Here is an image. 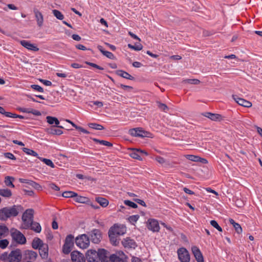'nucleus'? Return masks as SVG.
Returning <instances> with one entry per match:
<instances>
[{
	"instance_id": "f257e3e1",
	"label": "nucleus",
	"mask_w": 262,
	"mask_h": 262,
	"mask_svg": "<svg viewBox=\"0 0 262 262\" xmlns=\"http://www.w3.org/2000/svg\"><path fill=\"white\" fill-rule=\"evenodd\" d=\"M23 210L20 205H14L12 207H5L0 210V220H6L11 216H16L19 211Z\"/></svg>"
},
{
	"instance_id": "f03ea898",
	"label": "nucleus",
	"mask_w": 262,
	"mask_h": 262,
	"mask_svg": "<svg viewBox=\"0 0 262 262\" xmlns=\"http://www.w3.org/2000/svg\"><path fill=\"white\" fill-rule=\"evenodd\" d=\"M23 223L21 226L24 229H32L33 210L28 209L23 213L22 216Z\"/></svg>"
},
{
	"instance_id": "7ed1b4c3",
	"label": "nucleus",
	"mask_w": 262,
	"mask_h": 262,
	"mask_svg": "<svg viewBox=\"0 0 262 262\" xmlns=\"http://www.w3.org/2000/svg\"><path fill=\"white\" fill-rule=\"evenodd\" d=\"M75 243L80 248L85 249L88 247L90 244L89 237L85 234H82L76 238Z\"/></svg>"
},
{
	"instance_id": "20e7f679",
	"label": "nucleus",
	"mask_w": 262,
	"mask_h": 262,
	"mask_svg": "<svg viewBox=\"0 0 262 262\" xmlns=\"http://www.w3.org/2000/svg\"><path fill=\"white\" fill-rule=\"evenodd\" d=\"M129 134L136 137H150L151 134L144 130L142 128L137 127L132 128L128 131Z\"/></svg>"
},
{
	"instance_id": "39448f33",
	"label": "nucleus",
	"mask_w": 262,
	"mask_h": 262,
	"mask_svg": "<svg viewBox=\"0 0 262 262\" xmlns=\"http://www.w3.org/2000/svg\"><path fill=\"white\" fill-rule=\"evenodd\" d=\"M178 258L181 262H190V256L188 251L184 247L180 248L177 250Z\"/></svg>"
},
{
	"instance_id": "423d86ee",
	"label": "nucleus",
	"mask_w": 262,
	"mask_h": 262,
	"mask_svg": "<svg viewBox=\"0 0 262 262\" xmlns=\"http://www.w3.org/2000/svg\"><path fill=\"white\" fill-rule=\"evenodd\" d=\"M90 241L94 244H98L102 238L101 231L99 229H94L88 233Z\"/></svg>"
},
{
	"instance_id": "0eeeda50",
	"label": "nucleus",
	"mask_w": 262,
	"mask_h": 262,
	"mask_svg": "<svg viewBox=\"0 0 262 262\" xmlns=\"http://www.w3.org/2000/svg\"><path fill=\"white\" fill-rule=\"evenodd\" d=\"M108 232L117 236L123 235L126 232V227L124 225L115 224L111 227Z\"/></svg>"
},
{
	"instance_id": "6e6552de",
	"label": "nucleus",
	"mask_w": 262,
	"mask_h": 262,
	"mask_svg": "<svg viewBox=\"0 0 262 262\" xmlns=\"http://www.w3.org/2000/svg\"><path fill=\"white\" fill-rule=\"evenodd\" d=\"M11 236L15 242L19 244H24L26 242V238L23 233L16 229H13L11 231Z\"/></svg>"
},
{
	"instance_id": "1a4fd4ad",
	"label": "nucleus",
	"mask_w": 262,
	"mask_h": 262,
	"mask_svg": "<svg viewBox=\"0 0 262 262\" xmlns=\"http://www.w3.org/2000/svg\"><path fill=\"white\" fill-rule=\"evenodd\" d=\"M127 258L126 255L121 251L109 256V259L111 262H126Z\"/></svg>"
},
{
	"instance_id": "9d476101",
	"label": "nucleus",
	"mask_w": 262,
	"mask_h": 262,
	"mask_svg": "<svg viewBox=\"0 0 262 262\" xmlns=\"http://www.w3.org/2000/svg\"><path fill=\"white\" fill-rule=\"evenodd\" d=\"M22 254L19 249L12 251L8 257L9 262H20Z\"/></svg>"
},
{
	"instance_id": "9b49d317",
	"label": "nucleus",
	"mask_w": 262,
	"mask_h": 262,
	"mask_svg": "<svg viewBox=\"0 0 262 262\" xmlns=\"http://www.w3.org/2000/svg\"><path fill=\"white\" fill-rule=\"evenodd\" d=\"M147 227L153 232H158L160 229L158 220L154 219H149L147 220Z\"/></svg>"
},
{
	"instance_id": "f8f14e48",
	"label": "nucleus",
	"mask_w": 262,
	"mask_h": 262,
	"mask_svg": "<svg viewBox=\"0 0 262 262\" xmlns=\"http://www.w3.org/2000/svg\"><path fill=\"white\" fill-rule=\"evenodd\" d=\"M86 258L88 262H99L97 251L95 250H89L86 253Z\"/></svg>"
},
{
	"instance_id": "ddd939ff",
	"label": "nucleus",
	"mask_w": 262,
	"mask_h": 262,
	"mask_svg": "<svg viewBox=\"0 0 262 262\" xmlns=\"http://www.w3.org/2000/svg\"><path fill=\"white\" fill-rule=\"evenodd\" d=\"M121 243L125 248L135 249L137 247V244L134 239L129 237L124 238Z\"/></svg>"
},
{
	"instance_id": "4468645a",
	"label": "nucleus",
	"mask_w": 262,
	"mask_h": 262,
	"mask_svg": "<svg viewBox=\"0 0 262 262\" xmlns=\"http://www.w3.org/2000/svg\"><path fill=\"white\" fill-rule=\"evenodd\" d=\"M191 251L197 262H204L202 253L197 246H192Z\"/></svg>"
},
{
	"instance_id": "2eb2a0df",
	"label": "nucleus",
	"mask_w": 262,
	"mask_h": 262,
	"mask_svg": "<svg viewBox=\"0 0 262 262\" xmlns=\"http://www.w3.org/2000/svg\"><path fill=\"white\" fill-rule=\"evenodd\" d=\"M19 182L21 183H23L24 190L28 193L29 195H31L33 193L32 190H27V188H31L33 187L32 181L26 179L19 178L18 180Z\"/></svg>"
},
{
	"instance_id": "dca6fc26",
	"label": "nucleus",
	"mask_w": 262,
	"mask_h": 262,
	"mask_svg": "<svg viewBox=\"0 0 262 262\" xmlns=\"http://www.w3.org/2000/svg\"><path fill=\"white\" fill-rule=\"evenodd\" d=\"M132 152L129 153V156L135 159H137L140 161L142 160L141 154H144L146 156L148 155V154L146 151L144 150H142L139 149H132Z\"/></svg>"
},
{
	"instance_id": "f3484780",
	"label": "nucleus",
	"mask_w": 262,
	"mask_h": 262,
	"mask_svg": "<svg viewBox=\"0 0 262 262\" xmlns=\"http://www.w3.org/2000/svg\"><path fill=\"white\" fill-rule=\"evenodd\" d=\"M232 98L236 103L241 106L246 107H250L252 106V103L251 102L243 98H241L236 95H233Z\"/></svg>"
},
{
	"instance_id": "a211bd4d",
	"label": "nucleus",
	"mask_w": 262,
	"mask_h": 262,
	"mask_svg": "<svg viewBox=\"0 0 262 262\" xmlns=\"http://www.w3.org/2000/svg\"><path fill=\"white\" fill-rule=\"evenodd\" d=\"M71 259L73 262H84L85 259L81 253L74 251L71 254Z\"/></svg>"
},
{
	"instance_id": "6ab92c4d",
	"label": "nucleus",
	"mask_w": 262,
	"mask_h": 262,
	"mask_svg": "<svg viewBox=\"0 0 262 262\" xmlns=\"http://www.w3.org/2000/svg\"><path fill=\"white\" fill-rule=\"evenodd\" d=\"M97 253L99 256V261L101 260V262H108L109 253L107 250L104 249H99Z\"/></svg>"
},
{
	"instance_id": "aec40b11",
	"label": "nucleus",
	"mask_w": 262,
	"mask_h": 262,
	"mask_svg": "<svg viewBox=\"0 0 262 262\" xmlns=\"http://www.w3.org/2000/svg\"><path fill=\"white\" fill-rule=\"evenodd\" d=\"M203 116L209 118L212 121H221L222 120V116L218 114H213L210 112H205L203 114Z\"/></svg>"
},
{
	"instance_id": "412c9836",
	"label": "nucleus",
	"mask_w": 262,
	"mask_h": 262,
	"mask_svg": "<svg viewBox=\"0 0 262 262\" xmlns=\"http://www.w3.org/2000/svg\"><path fill=\"white\" fill-rule=\"evenodd\" d=\"M116 74L118 76L126 79L133 80L135 79L134 77L130 75L128 73L122 70H117L116 71Z\"/></svg>"
},
{
	"instance_id": "4be33fe9",
	"label": "nucleus",
	"mask_w": 262,
	"mask_h": 262,
	"mask_svg": "<svg viewBox=\"0 0 262 262\" xmlns=\"http://www.w3.org/2000/svg\"><path fill=\"white\" fill-rule=\"evenodd\" d=\"M97 48L103 55L105 56L109 59H114L115 58V56L112 53L104 50L102 46L99 45L97 46Z\"/></svg>"
},
{
	"instance_id": "5701e85b",
	"label": "nucleus",
	"mask_w": 262,
	"mask_h": 262,
	"mask_svg": "<svg viewBox=\"0 0 262 262\" xmlns=\"http://www.w3.org/2000/svg\"><path fill=\"white\" fill-rule=\"evenodd\" d=\"M40 256L42 258L45 259L48 256V245H45L44 246L38 249Z\"/></svg>"
},
{
	"instance_id": "b1692460",
	"label": "nucleus",
	"mask_w": 262,
	"mask_h": 262,
	"mask_svg": "<svg viewBox=\"0 0 262 262\" xmlns=\"http://www.w3.org/2000/svg\"><path fill=\"white\" fill-rule=\"evenodd\" d=\"M47 121V122L50 124H55L56 125V126L62 128L63 127L61 126H59V121L58 120V119L56 117H51V116H47L46 117Z\"/></svg>"
},
{
	"instance_id": "393cba45",
	"label": "nucleus",
	"mask_w": 262,
	"mask_h": 262,
	"mask_svg": "<svg viewBox=\"0 0 262 262\" xmlns=\"http://www.w3.org/2000/svg\"><path fill=\"white\" fill-rule=\"evenodd\" d=\"M45 245H47V244L44 243L41 239L38 237L34 238V249H39Z\"/></svg>"
},
{
	"instance_id": "a878e982",
	"label": "nucleus",
	"mask_w": 262,
	"mask_h": 262,
	"mask_svg": "<svg viewBox=\"0 0 262 262\" xmlns=\"http://www.w3.org/2000/svg\"><path fill=\"white\" fill-rule=\"evenodd\" d=\"M33 257V251L31 250H26L24 254V260L25 262H33L32 258Z\"/></svg>"
},
{
	"instance_id": "bb28decb",
	"label": "nucleus",
	"mask_w": 262,
	"mask_h": 262,
	"mask_svg": "<svg viewBox=\"0 0 262 262\" xmlns=\"http://www.w3.org/2000/svg\"><path fill=\"white\" fill-rule=\"evenodd\" d=\"M35 17L37 21V24L38 27H41L43 25V18L42 14L38 12H35Z\"/></svg>"
},
{
	"instance_id": "cd10ccee",
	"label": "nucleus",
	"mask_w": 262,
	"mask_h": 262,
	"mask_svg": "<svg viewBox=\"0 0 262 262\" xmlns=\"http://www.w3.org/2000/svg\"><path fill=\"white\" fill-rule=\"evenodd\" d=\"M12 192L10 189L8 188H0V195L5 198H9L12 196Z\"/></svg>"
},
{
	"instance_id": "c85d7f7f",
	"label": "nucleus",
	"mask_w": 262,
	"mask_h": 262,
	"mask_svg": "<svg viewBox=\"0 0 262 262\" xmlns=\"http://www.w3.org/2000/svg\"><path fill=\"white\" fill-rule=\"evenodd\" d=\"M96 201L102 207H106L108 205V200L104 198L97 197Z\"/></svg>"
},
{
	"instance_id": "c756f323",
	"label": "nucleus",
	"mask_w": 262,
	"mask_h": 262,
	"mask_svg": "<svg viewBox=\"0 0 262 262\" xmlns=\"http://www.w3.org/2000/svg\"><path fill=\"white\" fill-rule=\"evenodd\" d=\"M66 121L70 123L74 127H75L76 129L80 131L81 132H82L84 134H90V132L89 131H88L87 130H86L85 129L83 128V127H82L81 126L77 125L76 124H75L74 122H73L71 120H66Z\"/></svg>"
},
{
	"instance_id": "7c9ffc66",
	"label": "nucleus",
	"mask_w": 262,
	"mask_h": 262,
	"mask_svg": "<svg viewBox=\"0 0 262 262\" xmlns=\"http://www.w3.org/2000/svg\"><path fill=\"white\" fill-rule=\"evenodd\" d=\"M14 180V178L10 176H6L5 178L4 182L7 186L14 188V185L13 184V181Z\"/></svg>"
},
{
	"instance_id": "2f4dec72",
	"label": "nucleus",
	"mask_w": 262,
	"mask_h": 262,
	"mask_svg": "<svg viewBox=\"0 0 262 262\" xmlns=\"http://www.w3.org/2000/svg\"><path fill=\"white\" fill-rule=\"evenodd\" d=\"M8 233V228L4 225H0V238L6 236Z\"/></svg>"
},
{
	"instance_id": "473e14b6",
	"label": "nucleus",
	"mask_w": 262,
	"mask_h": 262,
	"mask_svg": "<svg viewBox=\"0 0 262 262\" xmlns=\"http://www.w3.org/2000/svg\"><path fill=\"white\" fill-rule=\"evenodd\" d=\"M74 200L76 202L80 203H85L88 201V198L80 196V195H78L77 193H76V195L74 196Z\"/></svg>"
},
{
	"instance_id": "72a5a7b5",
	"label": "nucleus",
	"mask_w": 262,
	"mask_h": 262,
	"mask_svg": "<svg viewBox=\"0 0 262 262\" xmlns=\"http://www.w3.org/2000/svg\"><path fill=\"white\" fill-rule=\"evenodd\" d=\"M229 222L231 224H232L233 225L235 231H236V232L237 233H240L242 232V228L241 225L239 224L235 223V221H234V220L230 219Z\"/></svg>"
},
{
	"instance_id": "f704fd0d",
	"label": "nucleus",
	"mask_w": 262,
	"mask_h": 262,
	"mask_svg": "<svg viewBox=\"0 0 262 262\" xmlns=\"http://www.w3.org/2000/svg\"><path fill=\"white\" fill-rule=\"evenodd\" d=\"M49 133L54 135H60L63 133V132L60 128H57L55 126H52L49 129Z\"/></svg>"
},
{
	"instance_id": "c9c22d12",
	"label": "nucleus",
	"mask_w": 262,
	"mask_h": 262,
	"mask_svg": "<svg viewBox=\"0 0 262 262\" xmlns=\"http://www.w3.org/2000/svg\"><path fill=\"white\" fill-rule=\"evenodd\" d=\"M108 234L111 243L113 245L117 246L119 244V241L117 238V235L110 232H108Z\"/></svg>"
},
{
	"instance_id": "e433bc0d",
	"label": "nucleus",
	"mask_w": 262,
	"mask_h": 262,
	"mask_svg": "<svg viewBox=\"0 0 262 262\" xmlns=\"http://www.w3.org/2000/svg\"><path fill=\"white\" fill-rule=\"evenodd\" d=\"M93 140L96 143H99L100 144L104 145V146H113V144L111 142H108L105 140H100L96 138H93Z\"/></svg>"
},
{
	"instance_id": "4c0bfd02",
	"label": "nucleus",
	"mask_w": 262,
	"mask_h": 262,
	"mask_svg": "<svg viewBox=\"0 0 262 262\" xmlns=\"http://www.w3.org/2000/svg\"><path fill=\"white\" fill-rule=\"evenodd\" d=\"M88 126L93 129H95L96 130H102L104 128V127L99 124H97L95 123H90L88 124Z\"/></svg>"
},
{
	"instance_id": "58836bf2",
	"label": "nucleus",
	"mask_w": 262,
	"mask_h": 262,
	"mask_svg": "<svg viewBox=\"0 0 262 262\" xmlns=\"http://www.w3.org/2000/svg\"><path fill=\"white\" fill-rule=\"evenodd\" d=\"M72 247L73 246L71 245L64 243L62 248L63 252L66 254H69L71 252Z\"/></svg>"
},
{
	"instance_id": "ea45409f",
	"label": "nucleus",
	"mask_w": 262,
	"mask_h": 262,
	"mask_svg": "<svg viewBox=\"0 0 262 262\" xmlns=\"http://www.w3.org/2000/svg\"><path fill=\"white\" fill-rule=\"evenodd\" d=\"M20 43L23 47L26 48L27 49L30 50H33V44L31 43L28 41L23 40L20 41Z\"/></svg>"
},
{
	"instance_id": "a19ab883",
	"label": "nucleus",
	"mask_w": 262,
	"mask_h": 262,
	"mask_svg": "<svg viewBox=\"0 0 262 262\" xmlns=\"http://www.w3.org/2000/svg\"><path fill=\"white\" fill-rule=\"evenodd\" d=\"M52 13L58 19L62 20L64 18L63 15L59 10H53Z\"/></svg>"
},
{
	"instance_id": "79ce46f5",
	"label": "nucleus",
	"mask_w": 262,
	"mask_h": 262,
	"mask_svg": "<svg viewBox=\"0 0 262 262\" xmlns=\"http://www.w3.org/2000/svg\"><path fill=\"white\" fill-rule=\"evenodd\" d=\"M128 47L129 48L134 50L135 51H140L142 50L143 46L141 43L135 44V45H132L131 44H128Z\"/></svg>"
},
{
	"instance_id": "37998d69",
	"label": "nucleus",
	"mask_w": 262,
	"mask_h": 262,
	"mask_svg": "<svg viewBox=\"0 0 262 262\" xmlns=\"http://www.w3.org/2000/svg\"><path fill=\"white\" fill-rule=\"evenodd\" d=\"M76 193L74 191H64L62 193V196L64 198H74L75 196Z\"/></svg>"
},
{
	"instance_id": "c03bdc74",
	"label": "nucleus",
	"mask_w": 262,
	"mask_h": 262,
	"mask_svg": "<svg viewBox=\"0 0 262 262\" xmlns=\"http://www.w3.org/2000/svg\"><path fill=\"white\" fill-rule=\"evenodd\" d=\"M39 159L41 161L43 162V163L45 164H46L47 165H48L52 168L55 167V165L54 164V163L51 160L48 159H45V158H39Z\"/></svg>"
},
{
	"instance_id": "a18cd8bd",
	"label": "nucleus",
	"mask_w": 262,
	"mask_h": 262,
	"mask_svg": "<svg viewBox=\"0 0 262 262\" xmlns=\"http://www.w3.org/2000/svg\"><path fill=\"white\" fill-rule=\"evenodd\" d=\"M139 219V215H133L132 216H130L128 217V221L129 222L133 225H134L135 223L137 222V221Z\"/></svg>"
},
{
	"instance_id": "49530a36",
	"label": "nucleus",
	"mask_w": 262,
	"mask_h": 262,
	"mask_svg": "<svg viewBox=\"0 0 262 262\" xmlns=\"http://www.w3.org/2000/svg\"><path fill=\"white\" fill-rule=\"evenodd\" d=\"M73 239L74 236L72 234H69L66 237L64 243L73 246Z\"/></svg>"
},
{
	"instance_id": "de8ad7c7",
	"label": "nucleus",
	"mask_w": 262,
	"mask_h": 262,
	"mask_svg": "<svg viewBox=\"0 0 262 262\" xmlns=\"http://www.w3.org/2000/svg\"><path fill=\"white\" fill-rule=\"evenodd\" d=\"M158 106L161 111L164 112H167L169 110L168 106L165 104L161 102H158Z\"/></svg>"
},
{
	"instance_id": "09e8293b",
	"label": "nucleus",
	"mask_w": 262,
	"mask_h": 262,
	"mask_svg": "<svg viewBox=\"0 0 262 262\" xmlns=\"http://www.w3.org/2000/svg\"><path fill=\"white\" fill-rule=\"evenodd\" d=\"M210 224L214 228H216L219 231L222 232V228L219 226L217 222L215 220H211L210 221Z\"/></svg>"
},
{
	"instance_id": "8fccbe9b",
	"label": "nucleus",
	"mask_w": 262,
	"mask_h": 262,
	"mask_svg": "<svg viewBox=\"0 0 262 262\" xmlns=\"http://www.w3.org/2000/svg\"><path fill=\"white\" fill-rule=\"evenodd\" d=\"M7 117L16 118H23L22 116L20 115H16L15 114H13L10 112H7L5 111V113L4 114Z\"/></svg>"
},
{
	"instance_id": "3c124183",
	"label": "nucleus",
	"mask_w": 262,
	"mask_h": 262,
	"mask_svg": "<svg viewBox=\"0 0 262 262\" xmlns=\"http://www.w3.org/2000/svg\"><path fill=\"white\" fill-rule=\"evenodd\" d=\"M124 203L125 205H126L131 208H136L138 207L136 203L130 201L129 200H125L124 201Z\"/></svg>"
},
{
	"instance_id": "603ef678",
	"label": "nucleus",
	"mask_w": 262,
	"mask_h": 262,
	"mask_svg": "<svg viewBox=\"0 0 262 262\" xmlns=\"http://www.w3.org/2000/svg\"><path fill=\"white\" fill-rule=\"evenodd\" d=\"M41 231V227L39 223L34 222V232L40 233Z\"/></svg>"
},
{
	"instance_id": "864d4df0",
	"label": "nucleus",
	"mask_w": 262,
	"mask_h": 262,
	"mask_svg": "<svg viewBox=\"0 0 262 262\" xmlns=\"http://www.w3.org/2000/svg\"><path fill=\"white\" fill-rule=\"evenodd\" d=\"M9 244V242L7 239L0 240V248L2 249L6 248Z\"/></svg>"
},
{
	"instance_id": "5fc2aeb1",
	"label": "nucleus",
	"mask_w": 262,
	"mask_h": 262,
	"mask_svg": "<svg viewBox=\"0 0 262 262\" xmlns=\"http://www.w3.org/2000/svg\"><path fill=\"white\" fill-rule=\"evenodd\" d=\"M187 159L194 162H198V159H200L199 158V156H194V155H188L186 156Z\"/></svg>"
},
{
	"instance_id": "6e6d98bb",
	"label": "nucleus",
	"mask_w": 262,
	"mask_h": 262,
	"mask_svg": "<svg viewBox=\"0 0 262 262\" xmlns=\"http://www.w3.org/2000/svg\"><path fill=\"white\" fill-rule=\"evenodd\" d=\"M186 81L188 83L192 84H199L200 83V81L197 79H189L186 80Z\"/></svg>"
},
{
	"instance_id": "4d7b16f0",
	"label": "nucleus",
	"mask_w": 262,
	"mask_h": 262,
	"mask_svg": "<svg viewBox=\"0 0 262 262\" xmlns=\"http://www.w3.org/2000/svg\"><path fill=\"white\" fill-rule=\"evenodd\" d=\"M86 63L93 68H96L98 70H103L104 69L103 68L97 65L96 63L90 62H86Z\"/></svg>"
},
{
	"instance_id": "13d9d810",
	"label": "nucleus",
	"mask_w": 262,
	"mask_h": 262,
	"mask_svg": "<svg viewBox=\"0 0 262 262\" xmlns=\"http://www.w3.org/2000/svg\"><path fill=\"white\" fill-rule=\"evenodd\" d=\"M156 160L160 164L163 165L166 163V160L160 156H157L156 157Z\"/></svg>"
},
{
	"instance_id": "bf43d9fd",
	"label": "nucleus",
	"mask_w": 262,
	"mask_h": 262,
	"mask_svg": "<svg viewBox=\"0 0 262 262\" xmlns=\"http://www.w3.org/2000/svg\"><path fill=\"white\" fill-rule=\"evenodd\" d=\"M4 156L5 158L11 159V160H15L16 158L14 155H13L12 153L10 152H6L4 154Z\"/></svg>"
},
{
	"instance_id": "052dcab7",
	"label": "nucleus",
	"mask_w": 262,
	"mask_h": 262,
	"mask_svg": "<svg viewBox=\"0 0 262 262\" xmlns=\"http://www.w3.org/2000/svg\"><path fill=\"white\" fill-rule=\"evenodd\" d=\"M39 81L45 85L46 86H51L52 84V83L51 81L47 80L39 79Z\"/></svg>"
},
{
	"instance_id": "680f3d73",
	"label": "nucleus",
	"mask_w": 262,
	"mask_h": 262,
	"mask_svg": "<svg viewBox=\"0 0 262 262\" xmlns=\"http://www.w3.org/2000/svg\"><path fill=\"white\" fill-rule=\"evenodd\" d=\"M34 91H38L39 92L43 93V89L36 84H34Z\"/></svg>"
},
{
	"instance_id": "e2e57ef3",
	"label": "nucleus",
	"mask_w": 262,
	"mask_h": 262,
	"mask_svg": "<svg viewBox=\"0 0 262 262\" xmlns=\"http://www.w3.org/2000/svg\"><path fill=\"white\" fill-rule=\"evenodd\" d=\"M124 90H133V88L131 86L126 85L122 84H120V85L118 86Z\"/></svg>"
},
{
	"instance_id": "0e129e2a",
	"label": "nucleus",
	"mask_w": 262,
	"mask_h": 262,
	"mask_svg": "<svg viewBox=\"0 0 262 262\" xmlns=\"http://www.w3.org/2000/svg\"><path fill=\"white\" fill-rule=\"evenodd\" d=\"M23 150L24 152H25L26 154L28 155H33V150L31 149L24 147L23 148Z\"/></svg>"
},
{
	"instance_id": "69168bd1",
	"label": "nucleus",
	"mask_w": 262,
	"mask_h": 262,
	"mask_svg": "<svg viewBox=\"0 0 262 262\" xmlns=\"http://www.w3.org/2000/svg\"><path fill=\"white\" fill-rule=\"evenodd\" d=\"M134 201L144 207H146V206L145 203L142 200L138 199H134Z\"/></svg>"
},
{
	"instance_id": "338daca9",
	"label": "nucleus",
	"mask_w": 262,
	"mask_h": 262,
	"mask_svg": "<svg viewBox=\"0 0 262 262\" xmlns=\"http://www.w3.org/2000/svg\"><path fill=\"white\" fill-rule=\"evenodd\" d=\"M50 187L51 189L55 190L56 191H59L60 190L59 187L58 186H57L56 184H55L54 183L50 184Z\"/></svg>"
},
{
	"instance_id": "774afa93",
	"label": "nucleus",
	"mask_w": 262,
	"mask_h": 262,
	"mask_svg": "<svg viewBox=\"0 0 262 262\" xmlns=\"http://www.w3.org/2000/svg\"><path fill=\"white\" fill-rule=\"evenodd\" d=\"M76 47L77 49H78L79 50H83V51H85L87 50L86 48L84 46H83V45H81V44H78V45H76Z\"/></svg>"
}]
</instances>
